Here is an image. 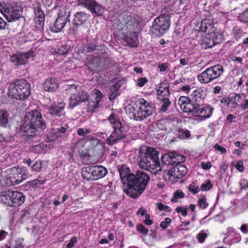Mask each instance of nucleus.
<instances>
[{"instance_id":"33","label":"nucleus","mask_w":248,"mask_h":248,"mask_svg":"<svg viewBox=\"0 0 248 248\" xmlns=\"http://www.w3.org/2000/svg\"><path fill=\"white\" fill-rule=\"evenodd\" d=\"M12 190H9L0 192V202L10 206V196H12Z\"/></svg>"},{"instance_id":"28","label":"nucleus","mask_w":248,"mask_h":248,"mask_svg":"<svg viewBox=\"0 0 248 248\" xmlns=\"http://www.w3.org/2000/svg\"><path fill=\"white\" fill-rule=\"evenodd\" d=\"M12 196L14 197L12 202L11 201V207H18L22 205L26 199V196L22 192L12 190Z\"/></svg>"},{"instance_id":"46","label":"nucleus","mask_w":248,"mask_h":248,"mask_svg":"<svg viewBox=\"0 0 248 248\" xmlns=\"http://www.w3.org/2000/svg\"><path fill=\"white\" fill-rule=\"evenodd\" d=\"M185 194L181 190H178L173 194V197L170 200L172 202H176L179 199L185 197Z\"/></svg>"},{"instance_id":"48","label":"nucleus","mask_w":248,"mask_h":248,"mask_svg":"<svg viewBox=\"0 0 248 248\" xmlns=\"http://www.w3.org/2000/svg\"><path fill=\"white\" fill-rule=\"evenodd\" d=\"M99 46L93 43H88L84 46V50L88 52H92L93 50H98Z\"/></svg>"},{"instance_id":"16","label":"nucleus","mask_w":248,"mask_h":248,"mask_svg":"<svg viewBox=\"0 0 248 248\" xmlns=\"http://www.w3.org/2000/svg\"><path fill=\"white\" fill-rule=\"evenodd\" d=\"M89 95L84 91H81L77 93H73L69 100L68 107L70 109H73L82 102L89 100Z\"/></svg>"},{"instance_id":"30","label":"nucleus","mask_w":248,"mask_h":248,"mask_svg":"<svg viewBox=\"0 0 248 248\" xmlns=\"http://www.w3.org/2000/svg\"><path fill=\"white\" fill-rule=\"evenodd\" d=\"M199 30L201 31L206 32L207 34L216 32L213 22L211 20L208 19H204L202 21Z\"/></svg>"},{"instance_id":"14","label":"nucleus","mask_w":248,"mask_h":248,"mask_svg":"<svg viewBox=\"0 0 248 248\" xmlns=\"http://www.w3.org/2000/svg\"><path fill=\"white\" fill-rule=\"evenodd\" d=\"M78 4L86 8L92 13L98 16H102L104 12V8L98 4L95 0H77Z\"/></svg>"},{"instance_id":"32","label":"nucleus","mask_w":248,"mask_h":248,"mask_svg":"<svg viewBox=\"0 0 248 248\" xmlns=\"http://www.w3.org/2000/svg\"><path fill=\"white\" fill-rule=\"evenodd\" d=\"M121 87V81H118L111 86L109 88V92L108 94V99L111 101L115 99V98L120 94L119 91L120 88Z\"/></svg>"},{"instance_id":"61","label":"nucleus","mask_w":248,"mask_h":248,"mask_svg":"<svg viewBox=\"0 0 248 248\" xmlns=\"http://www.w3.org/2000/svg\"><path fill=\"white\" fill-rule=\"evenodd\" d=\"M77 242V238L73 237L69 241V242L66 245V248H73L75 244Z\"/></svg>"},{"instance_id":"50","label":"nucleus","mask_w":248,"mask_h":248,"mask_svg":"<svg viewBox=\"0 0 248 248\" xmlns=\"http://www.w3.org/2000/svg\"><path fill=\"white\" fill-rule=\"evenodd\" d=\"M233 32L236 39H238L240 38L242 36H243L245 32H244L243 30L237 26H234L233 28Z\"/></svg>"},{"instance_id":"15","label":"nucleus","mask_w":248,"mask_h":248,"mask_svg":"<svg viewBox=\"0 0 248 248\" xmlns=\"http://www.w3.org/2000/svg\"><path fill=\"white\" fill-rule=\"evenodd\" d=\"M222 42V35L218 32H211L207 34L203 42L201 43V46L203 49L211 48L221 43Z\"/></svg>"},{"instance_id":"7","label":"nucleus","mask_w":248,"mask_h":248,"mask_svg":"<svg viewBox=\"0 0 248 248\" xmlns=\"http://www.w3.org/2000/svg\"><path fill=\"white\" fill-rule=\"evenodd\" d=\"M111 126L113 128L112 134L107 139V143L112 145L117 141L125 137V134L122 130V124L121 121L114 113H111L108 118Z\"/></svg>"},{"instance_id":"55","label":"nucleus","mask_w":248,"mask_h":248,"mask_svg":"<svg viewBox=\"0 0 248 248\" xmlns=\"http://www.w3.org/2000/svg\"><path fill=\"white\" fill-rule=\"evenodd\" d=\"M188 190L193 194H196L200 191V189L199 187L196 185V184L193 182L189 185Z\"/></svg>"},{"instance_id":"62","label":"nucleus","mask_w":248,"mask_h":248,"mask_svg":"<svg viewBox=\"0 0 248 248\" xmlns=\"http://www.w3.org/2000/svg\"><path fill=\"white\" fill-rule=\"evenodd\" d=\"M214 148L216 151L219 152L222 154H225L227 152L226 149L223 147L219 145L218 144H216L214 145Z\"/></svg>"},{"instance_id":"34","label":"nucleus","mask_w":248,"mask_h":248,"mask_svg":"<svg viewBox=\"0 0 248 248\" xmlns=\"http://www.w3.org/2000/svg\"><path fill=\"white\" fill-rule=\"evenodd\" d=\"M117 167L121 181H125L126 175L129 174L131 171L130 168L126 164L118 165Z\"/></svg>"},{"instance_id":"3","label":"nucleus","mask_w":248,"mask_h":248,"mask_svg":"<svg viewBox=\"0 0 248 248\" xmlns=\"http://www.w3.org/2000/svg\"><path fill=\"white\" fill-rule=\"evenodd\" d=\"M159 152L153 147H140V168L144 167L145 164V169L149 170L158 169L154 173H159L158 171H162L160 162L159 159Z\"/></svg>"},{"instance_id":"19","label":"nucleus","mask_w":248,"mask_h":248,"mask_svg":"<svg viewBox=\"0 0 248 248\" xmlns=\"http://www.w3.org/2000/svg\"><path fill=\"white\" fill-rule=\"evenodd\" d=\"M87 152L91 151L93 154H97L99 150L103 149L100 140L91 136L87 137Z\"/></svg>"},{"instance_id":"18","label":"nucleus","mask_w":248,"mask_h":248,"mask_svg":"<svg viewBox=\"0 0 248 248\" xmlns=\"http://www.w3.org/2000/svg\"><path fill=\"white\" fill-rule=\"evenodd\" d=\"M90 16L89 14L82 12H78L75 14L74 19L72 20L73 25L72 30L74 33L77 32L78 27L86 23Z\"/></svg>"},{"instance_id":"27","label":"nucleus","mask_w":248,"mask_h":248,"mask_svg":"<svg viewBox=\"0 0 248 248\" xmlns=\"http://www.w3.org/2000/svg\"><path fill=\"white\" fill-rule=\"evenodd\" d=\"M59 87L58 81L55 78H50L46 79L43 83L44 89L48 92H54Z\"/></svg>"},{"instance_id":"59","label":"nucleus","mask_w":248,"mask_h":248,"mask_svg":"<svg viewBox=\"0 0 248 248\" xmlns=\"http://www.w3.org/2000/svg\"><path fill=\"white\" fill-rule=\"evenodd\" d=\"M171 220L170 217H166L163 221L161 222L160 226L163 229L167 228L168 226L171 223Z\"/></svg>"},{"instance_id":"26","label":"nucleus","mask_w":248,"mask_h":248,"mask_svg":"<svg viewBox=\"0 0 248 248\" xmlns=\"http://www.w3.org/2000/svg\"><path fill=\"white\" fill-rule=\"evenodd\" d=\"M65 103L63 102H59L57 104H52L48 108L49 113L60 117L63 114V111L65 107Z\"/></svg>"},{"instance_id":"5","label":"nucleus","mask_w":248,"mask_h":248,"mask_svg":"<svg viewBox=\"0 0 248 248\" xmlns=\"http://www.w3.org/2000/svg\"><path fill=\"white\" fill-rule=\"evenodd\" d=\"M166 9L165 7L162 9V14L154 20L150 29L152 34L158 37L163 36L170 28V16L165 13Z\"/></svg>"},{"instance_id":"21","label":"nucleus","mask_w":248,"mask_h":248,"mask_svg":"<svg viewBox=\"0 0 248 248\" xmlns=\"http://www.w3.org/2000/svg\"><path fill=\"white\" fill-rule=\"evenodd\" d=\"M169 87V84L166 81L161 82L157 85L156 94L158 100L169 98L170 96Z\"/></svg>"},{"instance_id":"38","label":"nucleus","mask_w":248,"mask_h":248,"mask_svg":"<svg viewBox=\"0 0 248 248\" xmlns=\"http://www.w3.org/2000/svg\"><path fill=\"white\" fill-rule=\"evenodd\" d=\"M41 33L39 30L33 29L27 33L26 37L29 41H35L41 35Z\"/></svg>"},{"instance_id":"54","label":"nucleus","mask_w":248,"mask_h":248,"mask_svg":"<svg viewBox=\"0 0 248 248\" xmlns=\"http://www.w3.org/2000/svg\"><path fill=\"white\" fill-rule=\"evenodd\" d=\"M213 187V185L210 180L205 181L204 183H202L200 189L202 191H208Z\"/></svg>"},{"instance_id":"44","label":"nucleus","mask_w":248,"mask_h":248,"mask_svg":"<svg viewBox=\"0 0 248 248\" xmlns=\"http://www.w3.org/2000/svg\"><path fill=\"white\" fill-rule=\"evenodd\" d=\"M241 96L244 97L245 98L244 102L243 103H241L239 106L241 108V110H245L247 109H248V98L246 99V95L244 93H241L239 94H236L234 96V98L235 99L236 98H241Z\"/></svg>"},{"instance_id":"24","label":"nucleus","mask_w":248,"mask_h":248,"mask_svg":"<svg viewBox=\"0 0 248 248\" xmlns=\"http://www.w3.org/2000/svg\"><path fill=\"white\" fill-rule=\"evenodd\" d=\"M95 97L89 100L88 103L87 109L88 111H94L98 108L99 104L103 97L102 93L98 89L94 90Z\"/></svg>"},{"instance_id":"9","label":"nucleus","mask_w":248,"mask_h":248,"mask_svg":"<svg viewBox=\"0 0 248 248\" xmlns=\"http://www.w3.org/2000/svg\"><path fill=\"white\" fill-rule=\"evenodd\" d=\"M224 72V68L220 64H216L208 67L197 76L199 82L208 84L220 77Z\"/></svg>"},{"instance_id":"45","label":"nucleus","mask_w":248,"mask_h":248,"mask_svg":"<svg viewBox=\"0 0 248 248\" xmlns=\"http://www.w3.org/2000/svg\"><path fill=\"white\" fill-rule=\"evenodd\" d=\"M159 102H162V105L160 108V111L162 112H166L168 109L169 107L171 105L169 98H163L158 100Z\"/></svg>"},{"instance_id":"35","label":"nucleus","mask_w":248,"mask_h":248,"mask_svg":"<svg viewBox=\"0 0 248 248\" xmlns=\"http://www.w3.org/2000/svg\"><path fill=\"white\" fill-rule=\"evenodd\" d=\"M93 166L84 167L82 169V176L84 179L93 180Z\"/></svg>"},{"instance_id":"40","label":"nucleus","mask_w":248,"mask_h":248,"mask_svg":"<svg viewBox=\"0 0 248 248\" xmlns=\"http://www.w3.org/2000/svg\"><path fill=\"white\" fill-rule=\"evenodd\" d=\"M70 49V47L68 45H62L59 46L57 49H55L53 52V54L56 56L66 55L68 53Z\"/></svg>"},{"instance_id":"8","label":"nucleus","mask_w":248,"mask_h":248,"mask_svg":"<svg viewBox=\"0 0 248 248\" xmlns=\"http://www.w3.org/2000/svg\"><path fill=\"white\" fill-rule=\"evenodd\" d=\"M0 10L8 22L18 20L21 17L22 7L16 2L3 3L1 4Z\"/></svg>"},{"instance_id":"12","label":"nucleus","mask_w":248,"mask_h":248,"mask_svg":"<svg viewBox=\"0 0 248 248\" xmlns=\"http://www.w3.org/2000/svg\"><path fill=\"white\" fill-rule=\"evenodd\" d=\"M70 11L68 7L64 6L60 9L55 23L49 27L52 32H59L64 27L66 24L70 21Z\"/></svg>"},{"instance_id":"22","label":"nucleus","mask_w":248,"mask_h":248,"mask_svg":"<svg viewBox=\"0 0 248 248\" xmlns=\"http://www.w3.org/2000/svg\"><path fill=\"white\" fill-rule=\"evenodd\" d=\"M102 60L97 56H88L85 61V65L91 71H95L100 67Z\"/></svg>"},{"instance_id":"4","label":"nucleus","mask_w":248,"mask_h":248,"mask_svg":"<svg viewBox=\"0 0 248 248\" xmlns=\"http://www.w3.org/2000/svg\"><path fill=\"white\" fill-rule=\"evenodd\" d=\"M206 93L201 88H197L190 94V97L181 96L178 101L181 109L186 112L198 105L204 103Z\"/></svg>"},{"instance_id":"36","label":"nucleus","mask_w":248,"mask_h":248,"mask_svg":"<svg viewBox=\"0 0 248 248\" xmlns=\"http://www.w3.org/2000/svg\"><path fill=\"white\" fill-rule=\"evenodd\" d=\"M161 162L162 164L160 165L161 168H162L161 171H163V170H162V169L165 165L167 166L170 165L173 166L172 152L165 154L162 155L161 157Z\"/></svg>"},{"instance_id":"17","label":"nucleus","mask_w":248,"mask_h":248,"mask_svg":"<svg viewBox=\"0 0 248 248\" xmlns=\"http://www.w3.org/2000/svg\"><path fill=\"white\" fill-rule=\"evenodd\" d=\"M32 54L33 51L30 50L26 53L17 52L10 57V62L16 66L25 64L28 62Z\"/></svg>"},{"instance_id":"57","label":"nucleus","mask_w":248,"mask_h":248,"mask_svg":"<svg viewBox=\"0 0 248 248\" xmlns=\"http://www.w3.org/2000/svg\"><path fill=\"white\" fill-rule=\"evenodd\" d=\"M175 211L177 213L181 214L184 217H186L187 215V208L185 206H178L175 209Z\"/></svg>"},{"instance_id":"6","label":"nucleus","mask_w":248,"mask_h":248,"mask_svg":"<svg viewBox=\"0 0 248 248\" xmlns=\"http://www.w3.org/2000/svg\"><path fill=\"white\" fill-rule=\"evenodd\" d=\"M125 181H121L124 192L129 197L136 198L140 195V170L136 174L129 172L126 175Z\"/></svg>"},{"instance_id":"25","label":"nucleus","mask_w":248,"mask_h":248,"mask_svg":"<svg viewBox=\"0 0 248 248\" xmlns=\"http://www.w3.org/2000/svg\"><path fill=\"white\" fill-rule=\"evenodd\" d=\"M125 111L130 119L138 121L140 118V107L137 102L126 106Z\"/></svg>"},{"instance_id":"20","label":"nucleus","mask_w":248,"mask_h":248,"mask_svg":"<svg viewBox=\"0 0 248 248\" xmlns=\"http://www.w3.org/2000/svg\"><path fill=\"white\" fill-rule=\"evenodd\" d=\"M154 108L151 102L140 98V120L147 118L152 114Z\"/></svg>"},{"instance_id":"52","label":"nucleus","mask_w":248,"mask_h":248,"mask_svg":"<svg viewBox=\"0 0 248 248\" xmlns=\"http://www.w3.org/2000/svg\"><path fill=\"white\" fill-rule=\"evenodd\" d=\"M238 18L240 22L245 23L248 22V8H246L239 15Z\"/></svg>"},{"instance_id":"39","label":"nucleus","mask_w":248,"mask_h":248,"mask_svg":"<svg viewBox=\"0 0 248 248\" xmlns=\"http://www.w3.org/2000/svg\"><path fill=\"white\" fill-rule=\"evenodd\" d=\"M150 180V178L147 174L140 171V194L145 189Z\"/></svg>"},{"instance_id":"29","label":"nucleus","mask_w":248,"mask_h":248,"mask_svg":"<svg viewBox=\"0 0 248 248\" xmlns=\"http://www.w3.org/2000/svg\"><path fill=\"white\" fill-rule=\"evenodd\" d=\"M123 41L126 45L134 47L138 45V35L135 32H130L124 36Z\"/></svg>"},{"instance_id":"10","label":"nucleus","mask_w":248,"mask_h":248,"mask_svg":"<svg viewBox=\"0 0 248 248\" xmlns=\"http://www.w3.org/2000/svg\"><path fill=\"white\" fill-rule=\"evenodd\" d=\"M187 173V168L184 165L178 164L170 169H164L162 175L164 181L174 183L177 179L183 178Z\"/></svg>"},{"instance_id":"41","label":"nucleus","mask_w":248,"mask_h":248,"mask_svg":"<svg viewBox=\"0 0 248 248\" xmlns=\"http://www.w3.org/2000/svg\"><path fill=\"white\" fill-rule=\"evenodd\" d=\"M173 157V165H178L181 164V163L184 162L186 160V157L182 155L179 154L176 152H172Z\"/></svg>"},{"instance_id":"11","label":"nucleus","mask_w":248,"mask_h":248,"mask_svg":"<svg viewBox=\"0 0 248 248\" xmlns=\"http://www.w3.org/2000/svg\"><path fill=\"white\" fill-rule=\"evenodd\" d=\"M28 174V170L25 167H14L12 173L6 178L5 183L9 186L18 185L27 178Z\"/></svg>"},{"instance_id":"49","label":"nucleus","mask_w":248,"mask_h":248,"mask_svg":"<svg viewBox=\"0 0 248 248\" xmlns=\"http://www.w3.org/2000/svg\"><path fill=\"white\" fill-rule=\"evenodd\" d=\"M47 139L50 141H52L56 140L57 139L59 138V137L57 134L55 129L51 128L47 133Z\"/></svg>"},{"instance_id":"43","label":"nucleus","mask_w":248,"mask_h":248,"mask_svg":"<svg viewBox=\"0 0 248 248\" xmlns=\"http://www.w3.org/2000/svg\"><path fill=\"white\" fill-rule=\"evenodd\" d=\"M35 17V18L45 19V14L41 9L40 3L37 2L34 9Z\"/></svg>"},{"instance_id":"37","label":"nucleus","mask_w":248,"mask_h":248,"mask_svg":"<svg viewBox=\"0 0 248 248\" xmlns=\"http://www.w3.org/2000/svg\"><path fill=\"white\" fill-rule=\"evenodd\" d=\"M9 122V114L5 109H0V126L6 127Z\"/></svg>"},{"instance_id":"42","label":"nucleus","mask_w":248,"mask_h":248,"mask_svg":"<svg viewBox=\"0 0 248 248\" xmlns=\"http://www.w3.org/2000/svg\"><path fill=\"white\" fill-rule=\"evenodd\" d=\"M197 203L199 208L202 210L206 209L209 205L208 203L207 202L206 197L204 195L200 196L197 200Z\"/></svg>"},{"instance_id":"23","label":"nucleus","mask_w":248,"mask_h":248,"mask_svg":"<svg viewBox=\"0 0 248 248\" xmlns=\"http://www.w3.org/2000/svg\"><path fill=\"white\" fill-rule=\"evenodd\" d=\"M87 137L81 138L74 144V149L80 154L82 157L85 158L89 156L87 153Z\"/></svg>"},{"instance_id":"1","label":"nucleus","mask_w":248,"mask_h":248,"mask_svg":"<svg viewBox=\"0 0 248 248\" xmlns=\"http://www.w3.org/2000/svg\"><path fill=\"white\" fill-rule=\"evenodd\" d=\"M46 127L41 112L37 109L27 112L24 116L20 130L28 137H33L39 129Z\"/></svg>"},{"instance_id":"64","label":"nucleus","mask_w":248,"mask_h":248,"mask_svg":"<svg viewBox=\"0 0 248 248\" xmlns=\"http://www.w3.org/2000/svg\"><path fill=\"white\" fill-rule=\"evenodd\" d=\"M145 219L143 220L144 224L147 226H151L153 224V221L150 219V215L149 214L145 215Z\"/></svg>"},{"instance_id":"51","label":"nucleus","mask_w":248,"mask_h":248,"mask_svg":"<svg viewBox=\"0 0 248 248\" xmlns=\"http://www.w3.org/2000/svg\"><path fill=\"white\" fill-rule=\"evenodd\" d=\"M45 19L34 18L35 28L39 30L41 32L44 29Z\"/></svg>"},{"instance_id":"31","label":"nucleus","mask_w":248,"mask_h":248,"mask_svg":"<svg viewBox=\"0 0 248 248\" xmlns=\"http://www.w3.org/2000/svg\"><path fill=\"white\" fill-rule=\"evenodd\" d=\"M93 180L104 177L108 173L107 169L102 166H93Z\"/></svg>"},{"instance_id":"2","label":"nucleus","mask_w":248,"mask_h":248,"mask_svg":"<svg viewBox=\"0 0 248 248\" xmlns=\"http://www.w3.org/2000/svg\"><path fill=\"white\" fill-rule=\"evenodd\" d=\"M31 84L24 78L14 79L9 85L8 96L17 100H26L31 94Z\"/></svg>"},{"instance_id":"53","label":"nucleus","mask_w":248,"mask_h":248,"mask_svg":"<svg viewBox=\"0 0 248 248\" xmlns=\"http://www.w3.org/2000/svg\"><path fill=\"white\" fill-rule=\"evenodd\" d=\"M156 208L160 211H165L166 212H170L171 209L170 206L163 204L161 202H157L155 203Z\"/></svg>"},{"instance_id":"47","label":"nucleus","mask_w":248,"mask_h":248,"mask_svg":"<svg viewBox=\"0 0 248 248\" xmlns=\"http://www.w3.org/2000/svg\"><path fill=\"white\" fill-rule=\"evenodd\" d=\"M42 169V162L40 160H36L34 164L31 166V170L33 172H38Z\"/></svg>"},{"instance_id":"56","label":"nucleus","mask_w":248,"mask_h":248,"mask_svg":"<svg viewBox=\"0 0 248 248\" xmlns=\"http://www.w3.org/2000/svg\"><path fill=\"white\" fill-rule=\"evenodd\" d=\"M220 102L221 103L225 104L227 106H229L231 103L235 106L238 105L237 103L235 102V101H232V97H223L221 99Z\"/></svg>"},{"instance_id":"60","label":"nucleus","mask_w":248,"mask_h":248,"mask_svg":"<svg viewBox=\"0 0 248 248\" xmlns=\"http://www.w3.org/2000/svg\"><path fill=\"white\" fill-rule=\"evenodd\" d=\"M234 167L239 172H243L244 171V163L242 160L237 161L236 164L234 165Z\"/></svg>"},{"instance_id":"13","label":"nucleus","mask_w":248,"mask_h":248,"mask_svg":"<svg viewBox=\"0 0 248 248\" xmlns=\"http://www.w3.org/2000/svg\"><path fill=\"white\" fill-rule=\"evenodd\" d=\"M214 110V108L213 106L203 103L197 105L195 108L192 109H189L186 113L191 114L194 117H201L204 119H207L212 116Z\"/></svg>"},{"instance_id":"58","label":"nucleus","mask_w":248,"mask_h":248,"mask_svg":"<svg viewBox=\"0 0 248 248\" xmlns=\"http://www.w3.org/2000/svg\"><path fill=\"white\" fill-rule=\"evenodd\" d=\"M170 64L168 62H164L162 64H159L158 65V68L159 69L160 72H165L170 71L169 67L170 66Z\"/></svg>"},{"instance_id":"63","label":"nucleus","mask_w":248,"mask_h":248,"mask_svg":"<svg viewBox=\"0 0 248 248\" xmlns=\"http://www.w3.org/2000/svg\"><path fill=\"white\" fill-rule=\"evenodd\" d=\"M78 87L79 86L78 85H76L75 84L68 85L66 90L71 92L72 94L73 93H75V92L78 91Z\"/></svg>"}]
</instances>
